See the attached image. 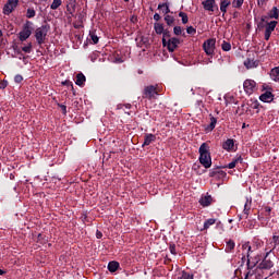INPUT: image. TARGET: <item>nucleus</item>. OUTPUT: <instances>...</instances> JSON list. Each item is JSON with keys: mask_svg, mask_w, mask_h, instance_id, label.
Instances as JSON below:
<instances>
[{"mask_svg": "<svg viewBox=\"0 0 279 279\" xmlns=\"http://www.w3.org/2000/svg\"><path fill=\"white\" fill-rule=\"evenodd\" d=\"M66 12H69V14H75V0H70L68 2Z\"/></svg>", "mask_w": 279, "mask_h": 279, "instance_id": "obj_19", "label": "nucleus"}, {"mask_svg": "<svg viewBox=\"0 0 279 279\" xmlns=\"http://www.w3.org/2000/svg\"><path fill=\"white\" fill-rule=\"evenodd\" d=\"M169 251L171 254H173V256H175L178 253L175 252V244H170L169 246Z\"/></svg>", "mask_w": 279, "mask_h": 279, "instance_id": "obj_44", "label": "nucleus"}, {"mask_svg": "<svg viewBox=\"0 0 279 279\" xmlns=\"http://www.w3.org/2000/svg\"><path fill=\"white\" fill-rule=\"evenodd\" d=\"M179 16H180V19H182V23H183V25H186V23H189V15L185 13V12H180L179 13Z\"/></svg>", "mask_w": 279, "mask_h": 279, "instance_id": "obj_32", "label": "nucleus"}, {"mask_svg": "<svg viewBox=\"0 0 279 279\" xmlns=\"http://www.w3.org/2000/svg\"><path fill=\"white\" fill-rule=\"evenodd\" d=\"M217 173L219 175L226 177V172L221 171L219 168H217L216 170H213L210 172V178H215L217 175Z\"/></svg>", "mask_w": 279, "mask_h": 279, "instance_id": "obj_33", "label": "nucleus"}, {"mask_svg": "<svg viewBox=\"0 0 279 279\" xmlns=\"http://www.w3.org/2000/svg\"><path fill=\"white\" fill-rule=\"evenodd\" d=\"M117 269H119V263L118 262H110L108 264V270L111 272V274H114V271H117Z\"/></svg>", "mask_w": 279, "mask_h": 279, "instance_id": "obj_23", "label": "nucleus"}, {"mask_svg": "<svg viewBox=\"0 0 279 279\" xmlns=\"http://www.w3.org/2000/svg\"><path fill=\"white\" fill-rule=\"evenodd\" d=\"M58 107L61 108L62 114H66V106L65 105L58 104Z\"/></svg>", "mask_w": 279, "mask_h": 279, "instance_id": "obj_46", "label": "nucleus"}, {"mask_svg": "<svg viewBox=\"0 0 279 279\" xmlns=\"http://www.w3.org/2000/svg\"><path fill=\"white\" fill-rule=\"evenodd\" d=\"M22 51H24V53H32V43H29L27 46L23 47Z\"/></svg>", "mask_w": 279, "mask_h": 279, "instance_id": "obj_40", "label": "nucleus"}, {"mask_svg": "<svg viewBox=\"0 0 279 279\" xmlns=\"http://www.w3.org/2000/svg\"><path fill=\"white\" fill-rule=\"evenodd\" d=\"M246 125L245 122L242 123V130H245Z\"/></svg>", "mask_w": 279, "mask_h": 279, "instance_id": "obj_55", "label": "nucleus"}, {"mask_svg": "<svg viewBox=\"0 0 279 279\" xmlns=\"http://www.w3.org/2000/svg\"><path fill=\"white\" fill-rule=\"evenodd\" d=\"M209 117H210V123L205 128L206 132H213V130H215L217 125V118L213 117V114H210Z\"/></svg>", "mask_w": 279, "mask_h": 279, "instance_id": "obj_16", "label": "nucleus"}, {"mask_svg": "<svg viewBox=\"0 0 279 279\" xmlns=\"http://www.w3.org/2000/svg\"><path fill=\"white\" fill-rule=\"evenodd\" d=\"M63 86H71V88L73 89V83L71 81H65L62 82Z\"/></svg>", "mask_w": 279, "mask_h": 279, "instance_id": "obj_47", "label": "nucleus"}, {"mask_svg": "<svg viewBox=\"0 0 279 279\" xmlns=\"http://www.w3.org/2000/svg\"><path fill=\"white\" fill-rule=\"evenodd\" d=\"M125 3H130V0H123Z\"/></svg>", "mask_w": 279, "mask_h": 279, "instance_id": "obj_56", "label": "nucleus"}, {"mask_svg": "<svg viewBox=\"0 0 279 279\" xmlns=\"http://www.w3.org/2000/svg\"><path fill=\"white\" fill-rule=\"evenodd\" d=\"M136 21H138V19L136 16L131 17V23H136Z\"/></svg>", "mask_w": 279, "mask_h": 279, "instance_id": "obj_51", "label": "nucleus"}, {"mask_svg": "<svg viewBox=\"0 0 279 279\" xmlns=\"http://www.w3.org/2000/svg\"><path fill=\"white\" fill-rule=\"evenodd\" d=\"M204 10L207 12H215V0H205L203 1Z\"/></svg>", "mask_w": 279, "mask_h": 279, "instance_id": "obj_14", "label": "nucleus"}, {"mask_svg": "<svg viewBox=\"0 0 279 279\" xmlns=\"http://www.w3.org/2000/svg\"><path fill=\"white\" fill-rule=\"evenodd\" d=\"M269 0H257L258 5H265Z\"/></svg>", "mask_w": 279, "mask_h": 279, "instance_id": "obj_48", "label": "nucleus"}, {"mask_svg": "<svg viewBox=\"0 0 279 279\" xmlns=\"http://www.w3.org/2000/svg\"><path fill=\"white\" fill-rule=\"evenodd\" d=\"M9 10H11V13L14 12V7L9 5Z\"/></svg>", "mask_w": 279, "mask_h": 279, "instance_id": "obj_53", "label": "nucleus"}, {"mask_svg": "<svg viewBox=\"0 0 279 279\" xmlns=\"http://www.w3.org/2000/svg\"><path fill=\"white\" fill-rule=\"evenodd\" d=\"M217 40L214 38H209L207 39L204 44H203V49L205 51V53L207 56H215V45H216Z\"/></svg>", "mask_w": 279, "mask_h": 279, "instance_id": "obj_5", "label": "nucleus"}, {"mask_svg": "<svg viewBox=\"0 0 279 279\" xmlns=\"http://www.w3.org/2000/svg\"><path fill=\"white\" fill-rule=\"evenodd\" d=\"M270 77H271V80H274V82H279V66L274 68L270 71Z\"/></svg>", "mask_w": 279, "mask_h": 279, "instance_id": "obj_20", "label": "nucleus"}, {"mask_svg": "<svg viewBox=\"0 0 279 279\" xmlns=\"http://www.w3.org/2000/svg\"><path fill=\"white\" fill-rule=\"evenodd\" d=\"M160 95V87L158 85H148L143 90V99H156Z\"/></svg>", "mask_w": 279, "mask_h": 279, "instance_id": "obj_2", "label": "nucleus"}, {"mask_svg": "<svg viewBox=\"0 0 279 279\" xmlns=\"http://www.w3.org/2000/svg\"><path fill=\"white\" fill-rule=\"evenodd\" d=\"M89 36L94 45H97V43H99V37L97 35H95L94 33H90Z\"/></svg>", "mask_w": 279, "mask_h": 279, "instance_id": "obj_39", "label": "nucleus"}, {"mask_svg": "<svg viewBox=\"0 0 279 279\" xmlns=\"http://www.w3.org/2000/svg\"><path fill=\"white\" fill-rule=\"evenodd\" d=\"M222 149H225L226 151H235L234 140L228 138L226 142H223Z\"/></svg>", "mask_w": 279, "mask_h": 279, "instance_id": "obj_13", "label": "nucleus"}, {"mask_svg": "<svg viewBox=\"0 0 279 279\" xmlns=\"http://www.w3.org/2000/svg\"><path fill=\"white\" fill-rule=\"evenodd\" d=\"M199 162L205 169L213 167V158L210 157V146L208 143H203L198 149Z\"/></svg>", "mask_w": 279, "mask_h": 279, "instance_id": "obj_1", "label": "nucleus"}, {"mask_svg": "<svg viewBox=\"0 0 279 279\" xmlns=\"http://www.w3.org/2000/svg\"><path fill=\"white\" fill-rule=\"evenodd\" d=\"M160 14H158V13H155L154 14V21H160Z\"/></svg>", "mask_w": 279, "mask_h": 279, "instance_id": "obj_50", "label": "nucleus"}, {"mask_svg": "<svg viewBox=\"0 0 279 279\" xmlns=\"http://www.w3.org/2000/svg\"><path fill=\"white\" fill-rule=\"evenodd\" d=\"M85 83H86V76L84 75V73H78L76 75V81H75L76 86H84Z\"/></svg>", "mask_w": 279, "mask_h": 279, "instance_id": "obj_18", "label": "nucleus"}, {"mask_svg": "<svg viewBox=\"0 0 279 279\" xmlns=\"http://www.w3.org/2000/svg\"><path fill=\"white\" fill-rule=\"evenodd\" d=\"M266 213H271V207H265Z\"/></svg>", "mask_w": 279, "mask_h": 279, "instance_id": "obj_52", "label": "nucleus"}, {"mask_svg": "<svg viewBox=\"0 0 279 279\" xmlns=\"http://www.w3.org/2000/svg\"><path fill=\"white\" fill-rule=\"evenodd\" d=\"M165 21H166L167 25H169V27H171L173 25V23H175V17H173L171 15H166Z\"/></svg>", "mask_w": 279, "mask_h": 279, "instance_id": "obj_29", "label": "nucleus"}, {"mask_svg": "<svg viewBox=\"0 0 279 279\" xmlns=\"http://www.w3.org/2000/svg\"><path fill=\"white\" fill-rule=\"evenodd\" d=\"M49 25H43L35 31V38L38 45H45V40L47 38V34H49Z\"/></svg>", "mask_w": 279, "mask_h": 279, "instance_id": "obj_3", "label": "nucleus"}, {"mask_svg": "<svg viewBox=\"0 0 279 279\" xmlns=\"http://www.w3.org/2000/svg\"><path fill=\"white\" fill-rule=\"evenodd\" d=\"M21 43H25L32 36V22L27 21L19 34Z\"/></svg>", "mask_w": 279, "mask_h": 279, "instance_id": "obj_4", "label": "nucleus"}, {"mask_svg": "<svg viewBox=\"0 0 279 279\" xmlns=\"http://www.w3.org/2000/svg\"><path fill=\"white\" fill-rule=\"evenodd\" d=\"M126 108H130V105H126Z\"/></svg>", "mask_w": 279, "mask_h": 279, "instance_id": "obj_58", "label": "nucleus"}, {"mask_svg": "<svg viewBox=\"0 0 279 279\" xmlns=\"http://www.w3.org/2000/svg\"><path fill=\"white\" fill-rule=\"evenodd\" d=\"M5 271L3 269H0V276H3Z\"/></svg>", "mask_w": 279, "mask_h": 279, "instance_id": "obj_54", "label": "nucleus"}, {"mask_svg": "<svg viewBox=\"0 0 279 279\" xmlns=\"http://www.w3.org/2000/svg\"><path fill=\"white\" fill-rule=\"evenodd\" d=\"M271 267H274V263L269 259H264L262 263H260V268L262 269H271Z\"/></svg>", "mask_w": 279, "mask_h": 279, "instance_id": "obj_22", "label": "nucleus"}, {"mask_svg": "<svg viewBox=\"0 0 279 279\" xmlns=\"http://www.w3.org/2000/svg\"><path fill=\"white\" fill-rule=\"evenodd\" d=\"M34 16H36V11L34 9H27L26 17L34 19Z\"/></svg>", "mask_w": 279, "mask_h": 279, "instance_id": "obj_36", "label": "nucleus"}, {"mask_svg": "<svg viewBox=\"0 0 279 279\" xmlns=\"http://www.w3.org/2000/svg\"><path fill=\"white\" fill-rule=\"evenodd\" d=\"M251 252H252V246H248L247 266L250 269H252V267H256V265H258V260H260L259 257H253Z\"/></svg>", "mask_w": 279, "mask_h": 279, "instance_id": "obj_9", "label": "nucleus"}, {"mask_svg": "<svg viewBox=\"0 0 279 279\" xmlns=\"http://www.w3.org/2000/svg\"><path fill=\"white\" fill-rule=\"evenodd\" d=\"M101 236H104V233H101V231L97 230L96 238L101 239Z\"/></svg>", "mask_w": 279, "mask_h": 279, "instance_id": "obj_49", "label": "nucleus"}, {"mask_svg": "<svg viewBox=\"0 0 279 279\" xmlns=\"http://www.w3.org/2000/svg\"><path fill=\"white\" fill-rule=\"evenodd\" d=\"M161 34H163L162 45H163V47H167V41L169 40V38H172L171 32H169L168 29H163V32Z\"/></svg>", "mask_w": 279, "mask_h": 279, "instance_id": "obj_21", "label": "nucleus"}, {"mask_svg": "<svg viewBox=\"0 0 279 279\" xmlns=\"http://www.w3.org/2000/svg\"><path fill=\"white\" fill-rule=\"evenodd\" d=\"M14 82H15L16 84H21V82H23V76L20 75V74L15 75Z\"/></svg>", "mask_w": 279, "mask_h": 279, "instance_id": "obj_43", "label": "nucleus"}, {"mask_svg": "<svg viewBox=\"0 0 279 279\" xmlns=\"http://www.w3.org/2000/svg\"><path fill=\"white\" fill-rule=\"evenodd\" d=\"M193 278H194V275L189 272V271H186V270H183L181 272L180 279H193Z\"/></svg>", "mask_w": 279, "mask_h": 279, "instance_id": "obj_30", "label": "nucleus"}, {"mask_svg": "<svg viewBox=\"0 0 279 279\" xmlns=\"http://www.w3.org/2000/svg\"><path fill=\"white\" fill-rule=\"evenodd\" d=\"M256 66H258V61L254 59H247L246 69H256Z\"/></svg>", "mask_w": 279, "mask_h": 279, "instance_id": "obj_25", "label": "nucleus"}, {"mask_svg": "<svg viewBox=\"0 0 279 279\" xmlns=\"http://www.w3.org/2000/svg\"><path fill=\"white\" fill-rule=\"evenodd\" d=\"M236 162H239V159H235L234 161H231L227 167L228 169H234L236 167Z\"/></svg>", "mask_w": 279, "mask_h": 279, "instance_id": "obj_42", "label": "nucleus"}, {"mask_svg": "<svg viewBox=\"0 0 279 279\" xmlns=\"http://www.w3.org/2000/svg\"><path fill=\"white\" fill-rule=\"evenodd\" d=\"M213 202H215V199H213V196L207 193L206 195H203L199 198L198 204H201V206H203V208H206V207L210 206V204H213Z\"/></svg>", "mask_w": 279, "mask_h": 279, "instance_id": "obj_10", "label": "nucleus"}, {"mask_svg": "<svg viewBox=\"0 0 279 279\" xmlns=\"http://www.w3.org/2000/svg\"><path fill=\"white\" fill-rule=\"evenodd\" d=\"M158 10H162L163 14H169V12H171V10L169 9V4L167 3L158 4Z\"/></svg>", "mask_w": 279, "mask_h": 279, "instance_id": "obj_26", "label": "nucleus"}, {"mask_svg": "<svg viewBox=\"0 0 279 279\" xmlns=\"http://www.w3.org/2000/svg\"><path fill=\"white\" fill-rule=\"evenodd\" d=\"M186 32H187V34H190L191 36H195V35L197 34V29H195V27H193V26H189V27L186 28Z\"/></svg>", "mask_w": 279, "mask_h": 279, "instance_id": "obj_37", "label": "nucleus"}, {"mask_svg": "<svg viewBox=\"0 0 279 279\" xmlns=\"http://www.w3.org/2000/svg\"><path fill=\"white\" fill-rule=\"evenodd\" d=\"M258 90V87L256 86V83L254 80H246L245 81V93L246 95H252Z\"/></svg>", "mask_w": 279, "mask_h": 279, "instance_id": "obj_7", "label": "nucleus"}, {"mask_svg": "<svg viewBox=\"0 0 279 279\" xmlns=\"http://www.w3.org/2000/svg\"><path fill=\"white\" fill-rule=\"evenodd\" d=\"M270 19H278L279 17V10L278 8L274 7L272 10L269 12Z\"/></svg>", "mask_w": 279, "mask_h": 279, "instance_id": "obj_27", "label": "nucleus"}, {"mask_svg": "<svg viewBox=\"0 0 279 279\" xmlns=\"http://www.w3.org/2000/svg\"><path fill=\"white\" fill-rule=\"evenodd\" d=\"M156 142V135L154 134H146L144 136V143H143V147H147L148 145H151V143Z\"/></svg>", "mask_w": 279, "mask_h": 279, "instance_id": "obj_15", "label": "nucleus"}, {"mask_svg": "<svg viewBox=\"0 0 279 279\" xmlns=\"http://www.w3.org/2000/svg\"><path fill=\"white\" fill-rule=\"evenodd\" d=\"M8 88V81H1L0 82V89Z\"/></svg>", "mask_w": 279, "mask_h": 279, "instance_id": "obj_45", "label": "nucleus"}, {"mask_svg": "<svg viewBox=\"0 0 279 279\" xmlns=\"http://www.w3.org/2000/svg\"><path fill=\"white\" fill-rule=\"evenodd\" d=\"M60 5H62V0H53L50 8H51V10H58V8H60Z\"/></svg>", "mask_w": 279, "mask_h": 279, "instance_id": "obj_31", "label": "nucleus"}, {"mask_svg": "<svg viewBox=\"0 0 279 279\" xmlns=\"http://www.w3.org/2000/svg\"><path fill=\"white\" fill-rule=\"evenodd\" d=\"M232 250H234V241L229 240L227 242L226 252H232Z\"/></svg>", "mask_w": 279, "mask_h": 279, "instance_id": "obj_34", "label": "nucleus"}, {"mask_svg": "<svg viewBox=\"0 0 279 279\" xmlns=\"http://www.w3.org/2000/svg\"><path fill=\"white\" fill-rule=\"evenodd\" d=\"M259 99L264 104H271V101H274V94L270 92V89H267L259 96Z\"/></svg>", "mask_w": 279, "mask_h": 279, "instance_id": "obj_12", "label": "nucleus"}, {"mask_svg": "<svg viewBox=\"0 0 279 279\" xmlns=\"http://www.w3.org/2000/svg\"><path fill=\"white\" fill-rule=\"evenodd\" d=\"M243 1L244 0H233V8H241V5H243Z\"/></svg>", "mask_w": 279, "mask_h": 279, "instance_id": "obj_41", "label": "nucleus"}, {"mask_svg": "<svg viewBox=\"0 0 279 279\" xmlns=\"http://www.w3.org/2000/svg\"><path fill=\"white\" fill-rule=\"evenodd\" d=\"M10 5L13 9H16V5H19V0H8L7 3L3 7V14H5L7 16H10V14H12V10H10Z\"/></svg>", "mask_w": 279, "mask_h": 279, "instance_id": "obj_8", "label": "nucleus"}, {"mask_svg": "<svg viewBox=\"0 0 279 279\" xmlns=\"http://www.w3.org/2000/svg\"><path fill=\"white\" fill-rule=\"evenodd\" d=\"M230 5H231L230 0H221L220 12H222V14H226V12H228V8H230Z\"/></svg>", "mask_w": 279, "mask_h": 279, "instance_id": "obj_17", "label": "nucleus"}, {"mask_svg": "<svg viewBox=\"0 0 279 279\" xmlns=\"http://www.w3.org/2000/svg\"><path fill=\"white\" fill-rule=\"evenodd\" d=\"M276 25H278V22L272 21L270 23L267 24L266 29H265V40H269V38H271V32H274V29H276Z\"/></svg>", "mask_w": 279, "mask_h": 279, "instance_id": "obj_11", "label": "nucleus"}, {"mask_svg": "<svg viewBox=\"0 0 279 279\" xmlns=\"http://www.w3.org/2000/svg\"><path fill=\"white\" fill-rule=\"evenodd\" d=\"M221 49L222 51H230V49H232V45H230V43L228 41H223L221 45Z\"/></svg>", "mask_w": 279, "mask_h": 279, "instance_id": "obj_35", "label": "nucleus"}, {"mask_svg": "<svg viewBox=\"0 0 279 279\" xmlns=\"http://www.w3.org/2000/svg\"><path fill=\"white\" fill-rule=\"evenodd\" d=\"M155 32L156 34H162L165 32V26L160 23H155Z\"/></svg>", "mask_w": 279, "mask_h": 279, "instance_id": "obj_28", "label": "nucleus"}, {"mask_svg": "<svg viewBox=\"0 0 279 279\" xmlns=\"http://www.w3.org/2000/svg\"><path fill=\"white\" fill-rule=\"evenodd\" d=\"M0 36H3V32H1V29H0Z\"/></svg>", "mask_w": 279, "mask_h": 279, "instance_id": "obj_57", "label": "nucleus"}, {"mask_svg": "<svg viewBox=\"0 0 279 279\" xmlns=\"http://www.w3.org/2000/svg\"><path fill=\"white\" fill-rule=\"evenodd\" d=\"M215 223H217V219L215 218H209L204 222V230H208V228H210V226H215Z\"/></svg>", "mask_w": 279, "mask_h": 279, "instance_id": "obj_24", "label": "nucleus"}, {"mask_svg": "<svg viewBox=\"0 0 279 279\" xmlns=\"http://www.w3.org/2000/svg\"><path fill=\"white\" fill-rule=\"evenodd\" d=\"M180 45V40L177 37L169 38L168 41H166V47L170 53H173L178 49V46Z\"/></svg>", "mask_w": 279, "mask_h": 279, "instance_id": "obj_6", "label": "nucleus"}, {"mask_svg": "<svg viewBox=\"0 0 279 279\" xmlns=\"http://www.w3.org/2000/svg\"><path fill=\"white\" fill-rule=\"evenodd\" d=\"M173 34L175 36H182V27L181 26H174Z\"/></svg>", "mask_w": 279, "mask_h": 279, "instance_id": "obj_38", "label": "nucleus"}]
</instances>
